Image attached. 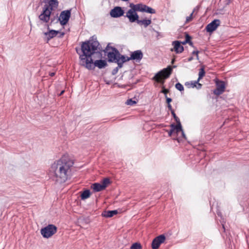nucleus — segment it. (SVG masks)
<instances>
[{
  "label": "nucleus",
  "instance_id": "42",
  "mask_svg": "<svg viewBox=\"0 0 249 249\" xmlns=\"http://www.w3.org/2000/svg\"><path fill=\"white\" fill-rule=\"evenodd\" d=\"M180 132H181V135H182V136L185 139H186V136H185V133L183 131V129L182 128V130H180Z\"/></svg>",
  "mask_w": 249,
  "mask_h": 249
},
{
  "label": "nucleus",
  "instance_id": "2",
  "mask_svg": "<svg viewBox=\"0 0 249 249\" xmlns=\"http://www.w3.org/2000/svg\"><path fill=\"white\" fill-rule=\"evenodd\" d=\"M73 162L68 157L64 156L55 161L50 169L51 178L56 182L62 183L70 178Z\"/></svg>",
  "mask_w": 249,
  "mask_h": 249
},
{
  "label": "nucleus",
  "instance_id": "29",
  "mask_svg": "<svg viewBox=\"0 0 249 249\" xmlns=\"http://www.w3.org/2000/svg\"><path fill=\"white\" fill-rule=\"evenodd\" d=\"M130 249H142L141 244L138 242L133 244Z\"/></svg>",
  "mask_w": 249,
  "mask_h": 249
},
{
  "label": "nucleus",
  "instance_id": "27",
  "mask_svg": "<svg viewBox=\"0 0 249 249\" xmlns=\"http://www.w3.org/2000/svg\"><path fill=\"white\" fill-rule=\"evenodd\" d=\"M205 71L204 68L203 67L199 69V71L198 73V78L197 79V81H199L200 79H201L205 75Z\"/></svg>",
  "mask_w": 249,
  "mask_h": 249
},
{
  "label": "nucleus",
  "instance_id": "49",
  "mask_svg": "<svg viewBox=\"0 0 249 249\" xmlns=\"http://www.w3.org/2000/svg\"><path fill=\"white\" fill-rule=\"evenodd\" d=\"M64 92V91L63 90L61 92V93H60V95H62L63 93Z\"/></svg>",
  "mask_w": 249,
  "mask_h": 249
},
{
  "label": "nucleus",
  "instance_id": "28",
  "mask_svg": "<svg viewBox=\"0 0 249 249\" xmlns=\"http://www.w3.org/2000/svg\"><path fill=\"white\" fill-rule=\"evenodd\" d=\"M192 37L188 34H185V39L184 41L181 42V44L185 45L186 43H188L190 40H191Z\"/></svg>",
  "mask_w": 249,
  "mask_h": 249
},
{
  "label": "nucleus",
  "instance_id": "38",
  "mask_svg": "<svg viewBox=\"0 0 249 249\" xmlns=\"http://www.w3.org/2000/svg\"><path fill=\"white\" fill-rule=\"evenodd\" d=\"M169 92V90L165 88H163L161 91V92L164 93L166 96L167 93Z\"/></svg>",
  "mask_w": 249,
  "mask_h": 249
},
{
  "label": "nucleus",
  "instance_id": "16",
  "mask_svg": "<svg viewBox=\"0 0 249 249\" xmlns=\"http://www.w3.org/2000/svg\"><path fill=\"white\" fill-rule=\"evenodd\" d=\"M118 56L119 57H118L116 63L118 64V67L119 68H122L124 62L130 60L129 57L122 55L120 53V55H118Z\"/></svg>",
  "mask_w": 249,
  "mask_h": 249
},
{
  "label": "nucleus",
  "instance_id": "20",
  "mask_svg": "<svg viewBox=\"0 0 249 249\" xmlns=\"http://www.w3.org/2000/svg\"><path fill=\"white\" fill-rule=\"evenodd\" d=\"M118 213L117 210L104 211L102 215L105 217H111Z\"/></svg>",
  "mask_w": 249,
  "mask_h": 249
},
{
  "label": "nucleus",
  "instance_id": "32",
  "mask_svg": "<svg viewBox=\"0 0 249 249\" xmlns=\"http://www.w3.org/2000/svg\"><path fill=\"white\" fill-rule=\"evenodd\" d=\"M171 114L177 123H181L180 122L179 119L176 115L174 110H172Z\"/></svg>",
  "mask_w": 249,
  "mask_h": 249
},
{
  "label": "nucleus",
  "instance_id": "34",
  "mask_svg": "<svg viewBox=\"0 0 249 249\" xmlns=\"http://www.w3.org/2000/svg\"><path fill=\"white\" fill-rule=\"evenodd\" d=\"M120 68L118 67H116L115 68H114L112 71V75H115L116 74H117V73L118 72V70Z\"/></svg>",
  "mask_w": 249,
  "mask_h": 249
},
{
  "label": "nucleus",
  "instance_id": "8",
  "mask_svg": "<svg viewBox=\"0 0 249 249\" xmlns=\"http://www.w3.org/2000/svg\"><path fill=\"white\" fill-rule=\"evenodd\" d=\"M47 29L48 31L44 33V35L45 36L44 37V40L47 43H48L51 39L57 36L59 33V31L50 29L48 24H47Z\"/></svg>",
  "mask_w": 249,
  "mask_h": 249
},
{
  "label": "nucleus",
  "instance_id": "44",
  "mask_svg": "<svg viewBox=\"0 0 249 249\" xmlns=\"http://www.w3.org/2000/svg\"><path fill=\"white\" fill-rule=\"evenodd\" d=\"M188 44L191 46H192V47L193 48H195V46H194L193 45V43L192 42V41H191V40H190L189 42L188 43Z\"/></svg>",
  "mask_w": 249,
  "mask_h": 249
},
{
  "label": "nucleus",
  "instance_id": "23",
  "mask_svg": "<svg viewBox=\"0 0 249 249\" xmlns=\"http://www.w3.org/2000/svg\"><path fill=\"white\" fill-rule=\"evenodd\" d=\"M141 5V3L137 4H134L133 3H130L129 6V7H130V9H129L128 11H134L140 12Z\"/></svg>",
  "mask_w": 249,
  "mask_h": 249
},
{
  "label": "nucleus",
  "instance_id": "10",
  "mask_svg": "<svg viewBox=\"0 0 249 249\" xmlns=\"http://www.w3.org/2000/svg\"><path fill=\"white\" fill-rule=\"evenodd\" d=\"M165 239V236L163 234H161L157 236L152 241V248L153 249H158L160 245L164 242Z\"/></svg>",
  "mask_w": 249,
  "mask_h": 249
},
{
  "label": "nucleus",
  "instance_id": "25",
  "mask_svg": "<svg viewBox=\"0 0 249 249\" xmlns=\"http://www.w3.org/2000/svg\"><path fill=\"white\" fill-rule=\"evenodd\" d=\"M199 82L198 81L196 80V81H191L190 82H187L185 83V85L186 86H187L188 88H195V87L196 86V84Z\"/></svg>",
  "mask_w": 249,
  "mask_h": 249
},
{
  "label": "nucleus",
  "instance_id": "45",
  "mask_svg": "<svg viewBox=\"0 0 249 249\" xmlns=\"http://www.w3.org/2000/svg\"><path fill=\"white\" fill-rule=\"evenodd\" d=\"M194 58L193 56H190L188 58V61L190 62L193 60Z\"/></svg>",
  "mask_w": 249,
  "mask_h": 249
},
{
  "label": "nucleus",
  "instance_id": "1",
  "mask_svg": "<svg viewBox=\"0 0 249 249\" xmlns=\"http://www.w3.org/2000/svg\"><path fill=\"white\" fill-rule=\"evenodd\" d=\"M76 51L79 55L81 65L89 70H93L92 55L98 53L101 57L102 55V48L94 36L89 40L82 42L81 49L76 48Z\"/></svg>",
  "mask_w": 249,
  "mask_h": 249
},
{
  "label": "nucleus",
  "instance_id": "19",
  "mask_svg": "<svg viewBox=\"0 0 249 249\" xmlns=\"http://www.w3.org/2000/svg\"><path fill=\"white\" fill-rule=\"evenodd\" d=\"M170 127L171 128V130H173V131H175L177 135L180 130H182V125L181 123H177V124H172L170 125Z\"/></svg>",
  "mask_w": 249,
  "mask_h": 249
},
{
  "label": "nucleus",
  "instance_id": "48",
  "mask_svg": "<svg viewBox=\"0 0 249 249\" xmlns=\"http://www.w3.org/2000/svg\"><path fill=\"white\" fill-rule=\"evenodd\" d=\"M174 140H177L178 142H179V140L178 138H173Z\"/></svg>",
  "mask_w": 249,
  "mask_h": 249
},
{
  "label": "nucleus",
  "instance_id": "39",
  "mask_svg": "<svg viewBox=\"0 0 249 249\" xmlns=\"http://www.w3.org/2000/svg\"><path fill=\"white\" fill-rule=\"evenodd\" d=\"M166 103L168 104H170V103L172 102V100L171 98L167 97V96H166Z\"/></svg>",
  "mask_w": 249,
  "mask_h": 249
},
{
  "label": "nucleus",
  "instance_id": "9",
  "mask_svg": "<svg viewBox=\"0 0 249 249\" xmlns=\"http://www.w3.org/2000/svg\"><path fill=\"white\" fill-rule=\"evenodd\" d=\"M109 14L112 18H118L123 16L124 11L121 7L116 6L110 10Z\"/></svg>",
  "mask_w": 249,
  "mask_h": 249
},
{
  "label": "nucleus",
  "instance_id": "40",
  "mask_svg": "<svg viewBox=\"0 0 249 249\" xmlns=\"http://www.w3.org/2000/svg\"><path fill=\"white\" fill-rule=\"evenodd\" d=\"M199 9V6H196V7L194 8V9H193V11L192 12V13L194 14V13L195 12H197L198 11Z\"/></svg>",
  "mask_w": 249,
  "mask_h": 249
},
{
  "label": "nucleus",
  "instance_id": "14",
  "mask_svg": "<svg viewBox=\"0 0 249 249\" xmlns=\"http://www.w3.org/2000/svg\"><path fill=\"white\" fill-rule=\"evenodd\" d=\"M172 45L174 46V48L171 49V51H175L177 53H180L183 51L184 48L179 41H173Z\"/></svg>",
  "mask_w": 249,
  "mask_h": 249
},
{
  "label": "nucleus",
  "instance_id": "43",
  "mask_svg": "<svg viewBox=\"0 0 249 249\" xmlns=\"http://www.w3.org/2000/svg\"><path fill=\"white\" fill-rule=\"evenodd\" d=\"M167 107H168L169 110H170L171 111V112L172 113V110H174L172 109V107L171 104H168L167 105Z\"/></svg>",
  "mask_w": 249,
  "mask_h": 249
},
{
  "label": "nucleus",
  "instance_id": "36",
  "mask_svg": "<svg viewBox=\"0 0 249 249\" xmlns=\"http://www.w3.org/2000/svg\"><path fill=\"white\" fill-rule=\"evenodd\" d=\"M166 131L168 132V136L170 137H171L174 133H176L175 131L171 129L170 130H166Z\"/></svg>",
  "mask_w": 249,
  "mask_h": 249
},
{
  "label": "nucleus",
  "instance_id": "4",
  "mask_svg": "<svg viewBox=\"0 0 249 249\" xmlns=\"http://www.w3.org/2000/svg\"><path fill=\"white\" fill-rule=\"evenodd\" d=\"M177 66L174 65L173 67L168 66L165 69L158 72L154 77V79L157 82L163 84L165 79L168 78L172 72L173 68H176Z\"/></svg>",
  "mask_w": 249,
  "mask_h": 249
},
{
  "label": "nucleus",
  "instance_id": "35",
  "mask_svg": "<svg viewBox=\"0 0 249 249\" xmlns=\"http://www.w3.org/2000/svg\"><path fill=\"white\" fill-rule=\"evenodd\" d=\"M198 53H199V51H194L192 52V54L193 55H196V59L197 60L199 59Z\"/></svg>",
  "mask_w": 249,
  "mask_h": 249
},
{
  "label": "nucleus",
  "instance_id": "26",
  "mask_svg": "<svg viewBox=\"0 0 249 249\" xmlns=\"http://www.w3.org/2000/svg\"><path fill=\"white\" fill-rule=\"evenodd\" d=\"M110 183V181L109 178H104V179L102 180L101 185L104 189L105 190Z\"/></svg>",
  "mask_w": 249,
  "mask_h": 249
},
{
  "label": "nucleus",
  "instance_id": "41",
  "mask_svg": "<svg viewBox=\"0 0 249 249\" xmlns=\"http://www.w3.org/2000/svg\"><path fill=\"white\" fill-rule=\"evenodd\" d=\"M197 89H200L202 87V84H200L199 82H198L196 84V86L195 87Z\"/></svg>",
  "mask_w": 249,
  "mask_h": 249
},
{
  "label": "nucleus",
  "instance_id": "24",
  "mask_svg": "<svg viewBox=\"0 0 249 249\" xmlns=\"http://www.w3.org/2000/svg\"><path fill=\"white\" fill-rule=\"evenodd\" d=\"M91 195L90 192L89 190H85L82 192L81 194V198L82 200H85L89 198Z\"/></svg>",
  "mask_w": 249,
  "mask_h": 249
},
{
  "label": "nucleus",
  "instance_id": "5",
  "mask_svg": "<svg viewBox=\"0 0 249 249\" xmlns=\"http://www.w3.org/2000/svg\"><path fill=\"white\" fill-rule=\"evenodd\" d=\"M103 51L107 53L108 61L109 62H116L117 59L119 57L118 55H120V52L117 49L114 47L110 46L109 44H108L105 50H102Z\"/></svg>",
  "mask_w": 249,
  "mask_h": 249
},
{
  "label": "nucleus",
  "instance_id": "13",
  "mask_svg": "<svg viewBox=\"0 0 249 249\" xmlns=\"http://www.w3.org/2000/svg\"><path fill=\"white\" fill-rule=\"evenodd\" d=\"M136 12L134 11H128L124 17H127L130 22H137L139 17Z\"/></svg>",
  "mask_w": 249,
  "mask_h": 249
},
{
  "label": "nucleus",
  "instance_id": "15",
  "mask_svg": "<svg viewBox=\"0 0 249 249\" xmlns=\"http://www.w3.org/2000/svg\"><path fill=\"white\" fill-rule=\"evenodd\" d=\"M130 59L139 62L143 57V53L141 50L135 51L131 53Z\"/></svg>",
  "mask_w": 249,
  "mask_h": 249
},
{
  "label": "nucleus",
  "instance_id": "11",
  "mask_svg": "<svg viewBox=\"0 0 249 249\" xmlns=\"http://www.w3.org/2000/svg\"><path fill=\"white\" fill-rule=\"evenodd\" d=\"M220 23L219 19H215L206 26L205 30L208 33H212L220 25Z\"/></svg>",
  "mask_w": 249,
  "mask_h": 249
},
{
  "label": "nucleus",
  "instance_id": "46",
  "mask_svg": "<svg viewBox=\"0 0 249 249\" xmlns=\"http://www.w3.org/2000/svg\"><path fill=\"white\" fill-rule=\"evenodd\" d=\"M54 75H55V72H50V73H49V75H50V76H51V77H53V76H54Z\"/></svg>",
  "mask_w": 249,
  "mask_h": 249
},
{
  "label": "nucleus",
  "instance_id": "17",
  "mask_svg": "<svg viewBox=\"0 0 249 249\" xmlns=\"http://www.w3.org/2000/svg\"><path fill=\"white\" fill-rule=\"evenodd\" d=\"M107 65V61L105 60H97L94 62L93 61V69L95 67H98L99 69H103L105 68Z\"/></svg>",
  "mask_w": 249,
  "mask_h": 249
},
{
  "label": "nucleus",
  "instance_id": "22",
  "mask_svg": "<svg viewBox=\"0 0 249 249\" xmlns=\"http://www.w3.org/2000/svg\"><path fill=\"white\" fill-rule=\"evenodd\" d=\"M91 188L93 190L94 192H100L104 190L101 184L99 183H93L91 186Z\"/></svg>",
  "mask_w": 249,
  "mask_h": 249
},
{
  "label": "nucleus",
  "instance_id": "12",
  "mask_svg": "<svg viewBox=\"0 0 249 249\" xmlns=\"http://www.w3.org/2000/svg\"><path fill=\"white\" fill-rule=\"evenodd\" d=\"M225 89V84L223 81H219L216 83V89L213 90V93L216 95L222 94Z\"/></svg>",
  "mask_w": 249,
  "mask_h": 249
},
{
  "label": "nucleus",
  "instance_id": "33",
  "mask_svg": "<svg viewBox=\"0 0 249 249\" xmlns=\"http://www.w3.org/2000/svg\"><path fill=\"white\" fill-rule=\"evenodd\" d=\"M193 14L192 13L189 16L186 17L185 22L186 23L189 22L193 19Z\"/></svg>",
  "mask_w": 249,
  "mask_h": 249
},
{
  "label": "nucleus",
  "instance_id": "31",
  "mask_svg": "<svg viewBox=\"0 0 249 249\" xmlns=\"http://www.w3.org/2000/svg\"><path fill=\"white\" fill-rule=\"evenodd\" d=\"M137 103L136 101L133 100L132 99H129L127 100L126 104L129 106H133Z\"/></svg>",
  "mask_w": 249,
  "mask_h": 249
},
{
  "label": "nucleus",
  "instance_id": "18",
  "mask_svg": "<svg viewBox=\"0 0 249 249\" xmlns=\"http://www.w3.org/2000/svg\"><path fill=\"white\" fill-rule=\"evenodd\" d=\"M140 6L141 7L140 12H146L149 14L156 13V10L154 9H153L152 8L149 7L145 4L141 3V5Z\"/></svg>",
  "mask_w": 249,
  "mask_h": 249
},
{
  "label": "nucleus",
  "instance_id": "3",
  "mask_svg": "<svg viewBox=\"0 0 249 249\" xmlns=\"http://www.w3.org/2000/svg\"><path fill=\"white\" fill-rule=\"evenodd\" d=\"M44 2L45 4L38 18L42 22L47 23L50 19L52 11L58 7V2L57 0H44Z\"/></svg>",
  "mask_w": 249,
  "mask_h": 249
},
{
  "label": "nucleus",
  "instance_id": "47",
  "mask_svg": "<svg viewBox=\"0 0 249 249\" xmlns=\"http://www.w3.org/2000/svg\"><path fill=\"white\" fill-rule=\"evenodd\" d=\"M55 18L54 17L53 18H51V23L55 20Z\"/></svg>",
  "mask_w": 249,
  "mask_h": 249
},
{
  "label": "nucleus",
  "instance_id": "50",
  "mask_svg": "<svg viewBox=\"0 0 249 249\" xmlns=\"http://www.w3.org/2000/svg\"><path fill=\"white\" fill-rule=\"evenodd\" d=\"M174 61H175V59H172V62H171L173 64L174 63Z\"/></svg>",
  "mask_w": 249,
  "mask_h": 249
},
{
  "label": "nucleus",
  "instance_id": "37",
  "mask_svg": "<svg viewBox=\"0 0 249 249\" xmlns=\"http://www.w3.org/2000/svg\"><path fill=\"white\" fill-rule=\"evenodd\" d=\"M64 35H65L64 32H60L59 31V33L58 34L57 36L58 38H62L64 36Z\"/></svg>",
  "mask_w": 249,
  "mask_h": 249
},
{
  "label": "nucleus",
  "instance_id": "30",
  "mask_svg": "<svg viewBox=\"0 0 249 249\" xmlns=\"http://www.w3.org/2000/svg\"><path fill=\"white\" fill-rule=\"evenodd\" d=\"M176 88L178 89L180 91H182L184 90V87L182 84L180 83H177L175 85Z\"/></svg>",
  "mask_w": 249,
  "mask_h": 249
},
{
  "label": "nucleus",
  "instance_id": "6",
  "mask_svg": "<svg viewBox=\"0 0 249 249\" xmlns=\"http://www.w3.org/2000/svg\"><path fill=\"white\" fill-rule=\"evenodd\" d=\"M57 231V228L53 224H50L41 230L40 232L43 237L49 238Z\"/></svg>",
  "mask_w": 249,
  "mask_h": 249
},
{
  "label": "nucleus",
  "instance_id": "51",
  "mask_svg": "<svg viewBox=\"0 0 249 249\" xmlns=\"http://www.w3.org/2000/svg\"><path fill=\"white\" fill-rule=\"evenodd\" d=\"M222 227H223V228L224 229V231H225V227H224V225H222Z\"/></svg>",
  "mask_w": 249,
  "mask_h": 249
},
{
  "label": "nucleus",
  "instance_id": "7",
  "mask_svg": "<svg viewBox=\"0 0 249 249\" xmlns=\"http://www.w3.org/2000/svg\"><path fill=\"white\" fill-rule=\"evenodd\" d=\"M71 15V9L64 10L60 14L57 21H59L61 25H65L69 21Z\"/></svg>",
  "mask_w": 249,
  "mask_h": 249
},
{
  "label": "nucleus",
  "instance_id": "21",
  "mask_svg": "<svg viewBox=\"0 0 249 249\" xmlns=\"http://www.w3.org/2000/svg\"><path fill=\"white\" fill-rule=\"evenodd\" d=\"M151 22L150 19H143L142 20L139 19L137 23L140 25H143L144 27L146 28L151 23Z\"/></svg>",
  "mask_w": 249,
  "mask_h": 249
}]
</instances>
